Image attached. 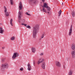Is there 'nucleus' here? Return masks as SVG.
I'll return each instance as SVG.
<instances>
[{"mask_svg":"<svg viewBox=\"0 0 75 75\" xmlns=\"http://www.w3.org/2000/svg\"><path fill=\"white\" fill-rule=\"evenodd\" d=\"M39 30V27L38 26H34L33 28V37L34 38H35L37 36V33Z\"/></svg>","mask_w":75,"mask_h":75,"instance_id":"obj_1","label":"nucleus"},{"mask_svg":"<svg viewBox=\"0 0 75 75\" xmlns=\"http://www.w3.org/2000/svg\"><path fill=\"white\" fill-rule=\"evenodd\" d=\"M8 68V64L7 63H5L1 65L2 69H4L5 68Z\"/></svg>","mask_w":75,"mask_h":75,"instance_id":"obj_2","label":"nucleus"},{"mask_svg":"<svg viewBox=\"0 0 75 75\" xmlns=\"http://www.w3.org/2000/svg\"><path fill=\"white\" fill-rule=\"evenodd\" d=\"M19 56V54L17 52H15L13 54V56H12L13 59H15L16 57H18Z\"/></svg>","mask_w":75,"mask_h":75,"instance_id":"obj_3","label":"nucleus"},{"mask_svg":"<svg viewBox=\"0 0 75 75\" xmlns=\"http://www.w3.org/2000/svg\"><path fill=\"white\" fill-rule=\"evenodd\" d=\"M45 61V59L42 58H41L40 59L39 61H38L37 64L38 65H39L40 63H42L43 61Z\"/></svg>","mask_w":75,"mask_h":75,"instance_id":"obj_4","label":"nucleus"},{"mask_svg":"<svg viewBox=\"0 0 75 75\" xmlns=\"http://www.w3.org/2000/svg\"><path fill=\"white\" fill-rule=\"evenodd\" d=\"M4 8L5 9L4 12L5 13H5V15H6V16H9V13L8 12H7V8H6V6H4Z\"/></svg>","mask_w":75,"mask_h":75,"instance_id":"obj_5","label":"nucleus"},{"mask_svg":"<svg viewBox=\"0 0 75 75\" xmlns=\"http://www.w3.org/2000/svg\"><path fill=\"white\" fill-rule=\"evenodd\" d=\"M55 64L57 67H61V63L58 61H56L55 62Z\"/></svg>","mask_w":75,"mask_h":75,"instance_id":"obj_6","label":"nucleus"},{"mask_svg":"<svg viewBox=\"0 0 75 75\" xmlns=\"http://www.w3.org/2000/svg\"><path fill=\"white\" fill-rule=\"evenodd\" d=\"M72 25H71L70 28V30L69 31V35H71L72 34Z\"/></svg>","mask_w":75,"mask_h":75,"instance_id":"obj_7","label":"nucleus"},{"mask_svg":"<svg viewBox=\"0 0 75 75\" xmlns=\"http://www.w3.org/2000/svg\"><path fill=\"white\" fill-rule=\"evenodd\" d=\"M18 20H21V12L20 11L18 12Z\"/></svg>","mask_w":75,"mask_h":75,"instance_id":"obj_8","label":"nucleus"},{"mask_svg":"<svg viewBox=\"0 0 75 75\" xmlns=\"http://www.w3.org/2000/svg\"><path fill=\"white\" fill-rule=\"evenodd\" d=\"M20 6H19V10H21L23 8V5L21 3V2L20 1L19 3Z\"/></svg>","mask_w":75,"mask_h":75,"instance_id":"obj_9","label":"nucleus"},{"mask_svg":"<svg viewBox=\"0 0 75 75\" xmlns=\"http://www.w3.org/2000/svg\"><path fill=\"white\" fill-rule=\"evenodd\" d=\"M71 55H72V57L74 58H75V50L71 52Z\"/></svg>","mask_w":75,"mask_h":75,"instance_id":"obj_10","label":"nucleus"},{"mask_svg":"<svg viewBox=\"0 0 75 75\" xmlns=\"http://www.w3.org/2000/svg\"><path fill=\"white\" fill-rule=\"evenodd\" d=\"M42 68L44 69H45V62H44L42 63Z\"/></svg>","mask_w":75,"mask_h":75,"instance_id":"obj_11","label":"nucleus"},{"mask_svg":"<svg viewBox=\"0 0 75 75\" xmlns=\"http://www.w3.org/2000/svg\"><path fill=\"white\" fill-rule=\"evenodd\" d=\"M31 2V3H36V2H37V0H29Z\"/></svg>","mask_w":75,"mask_h":75,"instance_id":"obj_12","label":"nucleus"},{"mask_svg":"<svg viewBox=\"0 0 75 75\" xmlns=\"http://www.w3.org/2000/svg\"><path fill=\"white\" fill-rule=\"evenodd\" d=\"M47 6V3H44V5L42 6V7L43 8H45V7L46 8Z\"/></svg>","mask_w":75,"mask_h":75,"instance_id":"obj_13","label":"nucleus"},{"mask_svg":"<svg viewBox=\"0 0 75 75\" xmlns=\"http://www.w3.org/2000/svg\"><path fill=\"white\" fill-rule=\"evenodd\" d=\"M27 66L28 67V71H30L31 70V66H30V64L29 63L28 64Z\"/></svg>","mask_w":75,"mask_h":75,"instance_id":"obj_14","label":"nucleus"},{"mask_svg":"<svg viewBox=\"0 0 75 75\" xmlns=\"http://www.w3.org/2000/svg\"><path fill=\"white\" fill-rule=\"evenodd\" d=\"M4 33V30L3 29V28L1 27H0V33L3 34Z\"/></svg>","mask_w":75,"mask_h":75,"instance_id":"obj_15","label":"nucleus"},{"mask_svg":"<svg viewBox=\"0 0 75 75\" xmlns=\"http://www.w3.org/2000/svg\"><path fill=\"white\" fill-rule=\"evenodd\" d=\"M71 49L73 50H75V44H74L72 45V46H71Z\"/></svg>","mask_w":75,"mask_h":75,"instance_id":"obj_16","label":"nucleus"},{"mask_svg":"<svg viewBox=\"0 0 75 75\" xmlns=\"http://www.w3.org/2000/svg\"><path fill=\"white\" fill-rule=\"evenodd\" d=\"M72 74V69H71L69 70V75H71Z\"/></svg>","mask_w":75,"mask_h":75,"instance_id":"obj_17","label":"nucleus"},{"mask_svg":"<svg viewBox=\"0 0 75 75\" xmlns=\"http://www.w3.org/2000/svg\"><path fill=\"white\" fill-rule=\"evenodd\" d=\"M32 52L33 53H34L35 52V48L34 47L32 48Z\"/></svg>","mask_w":75,"mask_h":75,"instance_id":"obj_18","label":"nucleus"},{"mask_svg":"<svg viewBox=\"0 0 75 75\" xmlns=\"http://www.w3.org/2000/svg\"><path fill=\"white\" fill-rule=\"evenodd\" d=\"M61 13H62V11H61V10H60V11L58 13V17H59V16H61Z\"/></svg>","mask_w":75,"mask_h":75,"instance_id":"obj_19","label":"nucleus"},{"mask_svg":"<svg viewBox=\"0 0 75 75\" xmlns=\"http://www.w3.org/2000/svg\"><path fill=\"white\" fill-rule=\"evenodd\" d=\"M46 8H47V11H50L51 10V9L48 6H46Z\"/></svg>","mask_w":75,"mask_h":75,"instance_id":"obj_20","label":"nucleus"},{"mask_svg":"<svg viewBox=\"0 0 75 75\" xmlns=\"http://www.w3.org/2000/svg\"><path fill=\"white\" fill-rule=\"evenodd\" d=\"M71 14H72V16L73 17H74V16H75V12H71Z\"/></svg>","mask_w":75,"mask_h":75,"instance_id":"obj_21","label":"nucleus"},{"mask_svg":"<svg viewBox=\"0 0 75 75\" xmlns=\"http://www.w3.org/2000/svg\"><path fill=\"white\" fill-rule=\"evenodd\" d=\"M12 22H13V19H11L10 22V24L12 26H13V23H12Z\"/></svg>","mask_w":75,"mask_h":75,"instance_id":"obj_22","label":"nucleus"},{"mask_svg":"<svg viewBox=\"0 0 75 75\" xmlns=\"http://www.w3.org/2000/svg\"><path fill=\"white\" fill-rule=\"evenodd\" d=\"M42 11L43 12H45V13H46V9H45V8H43L42 9Z\"/></svg>","mask_w":75,"mask_h":75,"instance_id":"obj_23","label":"nucleus"},{"mask_svg":"<svg viewBox=\"0 0 75 75\" xmlns=\"http://www.w3.org/2000/svg\"><path fill=\"white\" fill-rule=\"evenodd\" d=\"M10 2H11V4L12 5H13V2H14V1L13 0H10Z\"/></svg>","mask_w":75,"mask_h":75,"instance_id":"obj_24","label":"nucleus"},{"mask_svg":"<svg viewBox=\"0 0 75 75\" xmlns=\"http://www.w3.org/2000/svg\"><path fill=\"white\" fill-rule=\"evenodd\" d=\"M15 39V38H14V37L13 36L12 37L11 39V40H14Z\"/></svg>","mask_w":75,"mask_h":75,"instance_id":"obj_25","label":"nucleus"},{"mask_svg":"<svg viewBox=\"0 0 75 75\" xmlns=\"http://www.w3.org/2000/svg\"><path fill=\"white\" fill-rule=\"evenodd\" d=\"M26 27L27 28H29V29H30L31 28V27L29 25H28L26 26Z\"/></svg>","mask_w":75,"mask_h":75,"instance_id":"obj_26","label":"nucleus"},{"mask_svg":"<svg viewBox=\"0 0 75 75\" xmlns=\"http://www.w3.org/2000/svg\"><path fill=\"white\" fill-rule=\"evenodd\" d=\"M44 37V34L40 36V37L42 38H43Z\"/></svg>","mask_w":75,"mask_h":75,"instance_id":"obj_27","label":"nucleus"},{"mask_svg":"<svg viewBox=\"0 0 75 75\" xmlns=\"http://www.w3.org/2000/svg\"><path fill=\"white\" fill-rule=\"evenodd\" d=\"M21 20L22 23H24V22H25V20H24V19H21Z\"/></svg>","mask_w":75,"mask_h":75,"instance_id":"obj_28","label":"nucleus"},{"mask_svg":"<svg viewBox=\"0 0 75 75\" xmlns=\"http://www.w3.org/2000/svg\"><path fill=\"white\" fill-rule=\"evenodd\" d=\"M26 14H27V15H28V16H31V15L30 14L28 13V12L26 13Z\"/></svg>","mask_w":75,"mask_h":75,"instance_id":"obj_29","label":"nucleus"},{"mask_svg":"<svg viewBox=\"0 0 75 75\" xmlns=\"http://www.w3.org/2000/svg\"><path fill=\"white\" fill-rule=\"evenodd\" d=\"M47 13H48L49 15H50L51 14V12H48Z\"/></svg>","mask_w":75,"mask_h":75,"instance_id":"obj_30","label":"nucleus"},{"mask_svg":"<svg viewBox=\"0 0 75 75\" xmlns=\"http://www.w3.org/2000/svg\"><path fill=\"white\" fill-rule=\"evenodd\" d=\"M5 59H2V62H4V61Z\"/></svg>","mask_w":75,"mask_h":75,"instance_id":"obj_31","label":"nucleus"},{"mask_svg":"<svg viewBox=\"0 0 75 75\" xmlns=\"http://www.w3.org/2000/svg\"><path fill=\"white\" fill-rule=\"evenodd\" d=\"M33 65H34V66L35 65V61H34V60H33Z\"/></svg>","mask_w":75,"mask_h":75,"instance_id":"obj_32","label":"nucleus"},{"mask_svg":"<svg viewBox=\"0 0 75 75\" xmlns=\"http://www.w3.org/2000/svg\"><path fill=\"white\" fill-rule=\"evenodd\" d=\"M23 68H21L20 69V71H23Z\"/></svg>","mask_w":75,"mask_h":75,"instance_id":"obj_33","label":"nucleus"},{"mask_svg":"<svg viewBox=\"0 0 75 75\" xmlns=\"http://www.w3.org/2000/svg\"><path fill=\"white\" fill-rule=\"evenodd\" d=\"M24 26H25V27H26V26H27V25L25 24L24 25Z\"/></svg>","mask_w":75,"mask_h":75,"instance_id":"obj_34","label":"nucleus"},{"mask_svg":"<svg viewBox=\"0 0 75 75\" xmlns=\"http://www.w3.org/2000/svg\"><path fill=\"white\" fill-rule=\"evenodd\" d=\"M21 25H24V24H25L24 23H22L21 24Z\"/></svg>","mask_w":75,"mask_h":75,"instance_id":"obj_35","label":"nucleus"},{"mask_svg":"<svg viewBox=\"0 0 75 75\" xmlns=\"http://www.w3.org/2000/svg\"><path fill=\"white\" fill-rule=\"evenodd\" d=\"M20 20H19L18 21V22L19 23H20L21 22V21H20Z\"/></svg>","mask_w":75,"mask_h":75,"instance_id":"obj_36","label":"nucleus"},{"mask_svg":"<svg viewBox=\"0 0 75 75\" xmlns=\"http://www.w3.org/2000/svg\"><path fill=\"white\" fill-rule=\"evenodd\" d=\"M43 55V53H42L40 54V55Z\"/></svg>","mask_w":75,"mask_h":75,"instance_id":"obj_37","label":"nucleus"},{"mask_svg":"<svg viewBox=\"0 0 75 75\" xmlns=\"http://www.w3.org/2000/svg\"><path fill=\"white\" fill-rule=\"evenodd\" d=\"M42 1L43 2H45V0H42Z\"/></svg>","mask_w":75,"mask_h":75,"instance_id":"obj_38","label":"nucleus"},{"mask_svg":"<svg viewBox=\"0 0 75 75\" xmlns=\"http://www.w3.org/2000/svg\"><path fill=\"white\" fill-rule=\"evenodd\" d=\"M63 67H64V68H65V65H64L63 66Z\"/></svg>","mask_w":75,"mask_h":75,"instance_id":"obj_39","label":"nucleus"},{"mask_svg":"<svg viewBox=\"0 0 75 75\" xmlns=\"http://www.w3.org/2000/svg\"><path fill=\"white\" fill-rule=\"evenodd\" d=\"M2 49H4V47H2Z\"/></svg>","mask_w":75,"mask_h":75,"instance_id":"obj_40","label":"nucleus"},{"mask_svg":"<svg viewBox=\"0 0 75 75\" xmlns=\"http://www.w3.org/2000/svg\"><path fill=\"white\" fill-rule=\"evenodd\" d=\"M40 11H42V9H41Z\"/></svg>","mask_w":75,"mask_h":75,"instance_id":"obj_41","label":"nucleus"},{"mask_svg":"<svg viewBox=\"0 0 75 75\" xmlns=\"http://www.w3.org/2000/svg\"><path fill=\"white\" fill-rule=\"evenodd\" d=\"M41 40V38H40V40Z\"/></svg>","mask_w":75,"mask_h":75,"instance_id":"obj_42","label":"nucleus"},{"mask_svg":"<svg viewBox=\"0 0 75 75\" xmlns=\"http://www.w3.org/2000/svg\"><path fill=\"white\" fill-rule=\"evenodd\" d=\"M62 5H63V3H62Z\"/></svg>","mask_w":75,"mask_h":75,"instance_id":"obj_43","label":"nucleus"},{"mask_svg":"<svg viewBox=\"0 0 75 75\" xmlns=\"http://www.w3.org/2000/svg\"><path fill=\"white\" fill-rule=\"evenodd\" d=\"M67 14H68V12L67 13Z\"/></svg>","mask_w":75,"mask_h":75,"instance_id":"obj_44","label":"nucleus"},{"mask_svg":"<svg viewBox=\"0 0 75 75\" xmlns=\"http://www.w3.org/2000/svg\"><path fill=\"white\" fill-rule=\"evenodd\" d=\"M74 62H75V61Z\"/></svg>","mask_w":75,"mask_h":75,"instance_id":"obj_45","label":"nucleus"}]
</instances>
